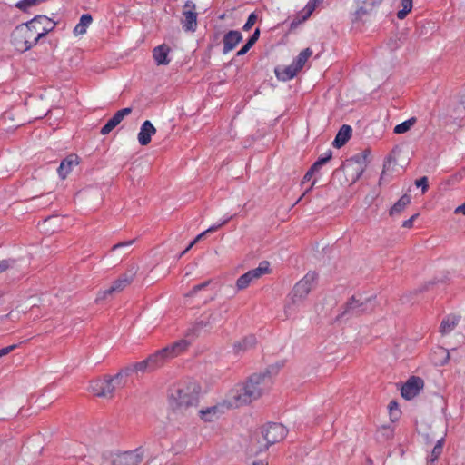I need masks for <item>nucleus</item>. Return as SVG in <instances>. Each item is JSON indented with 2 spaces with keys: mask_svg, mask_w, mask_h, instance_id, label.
I'll return each instance as SVG.
<instances>
[{
  "mask_svg": "<svg viewBox=\"0 0 465 465\" xmlns=\"http://www.w3.org/2000/svg\"><path fill=\"white\" fill-rule=\"evenodd\" d=\"M314 184H315V181H313V182H312V183L311 187H310L309 189H307V190L303 193V194H302V196L297 200L296 203H298L302 199V197H303L307 193H309V192L312 190V188L314 186Z\"/></svg>",
  "mask_w": 465,
  "mask_h": 465,
  "instance_id": "obj_51",
  "label": "nucleus"
},
{
  "mask_svg": "<svg viewBox=\"0 0 465 465\" xmlns=\"http://www.w3.org/2000/svg\"><path fill=\"white\" fill-rule=\"evenodd\" d=\"M462 104L464 105V108H465V95L463 96V99H462Z\"/></svg>",
  "mask_w": 465,
  "mask_h": 465,
  "instance_id": "obj_57",
  "label": "nucleus"
},
{
  "mask_svg": "<svg viewBox=\"0 0 465 465\" xmlns=\"http://www.w3.org/2000/svg\"><path fill=\"white\" fill-rule=\"evenodd\" d=\"M55 23L45 15H36L16 26L11 34V43L19 52H25L54 28Z\"/></svg>",
  "mask_w": 465,
  "mask_h": 465,
  "instance_id": "obj_2",
  "label": "nucleus"
},
{
  "mask_svg": "<svg viewBox=\"0 0 465 465\" xmlns=\"http://www.w3.org/2000/svg\"><path fill=\"white\" fill-rule=\"evenodd\" d=\"M347 167L348 168L349 167H352L353 170H355L356 176L353 179V181L355 182L356 180H358L361 177V175L364 172V169H365V157L361 156V155H359V154L353 156L352 158H351L349 160Z\"/></svg>",
  "mask_w": 465,
  "mask_h": 465,
  "instance_id": "obj_23",
  "label": "nucleus"
},
{
  "mask_svg": "<svg viewBox=\"0 0 465 465\" xmlns=\"http://www.w3.org/2000/svg\"><path fill=\"white\" fill-rule=\"evenodd\" d=\"M375 307L374 300L371 297H363L361 295L352 296L345 304L341 316L355 315L373 311Z\"/></svg>",
  "mask_w": 465,
  "mask_h": 465,
  "instance_id": "obj_8",
  "label": "nucleus"
},
{
  "mask_svg": "<svg viewBox=\"0 0 465 465\" xmlns=\"http://www.w3.org/2000/svg\"><path fill=\"white\" fill-rule=\"evenodd\" d=\"M191 248H189V245L187 246V248H184V251L183 252H181V254L179 255V258H181L183 255H184Z\"/></svg>",
  "mask_w": 465,
  "mask_h": 465,
  "instance_id": "obj_55",
  "label": "nucleus"
},
{
  "mask_svg": "<svg viewBox=\"0 0 465 465\" xmlns=\"http://www.w3.org/2000/svg\"><path fill=\"white\" fill-rule=\"evenodd\" d=\"M381 2L376 0H358V8L355 15L361 19L363 15L370 14Z\"/></svg>",
  "mask_w": 465,
  "mask_h": 465,
  "instance_id": "obj_21",
  "label": "nucleus"
},
{
  "mask_svg": "<svg viewBox=\"0 0 465 465\" xmlns=\"http://www.w3.org/2000/svg\"><path fill=\"white\" fill-rule=\"evenodd\" d=\"M411 203V196L403 194L390 210V215L401 213Z\"/></svg>",
  "mask_w": 465,
  "mask_h": 465,
  "instance_id": "obj_27",
  "label": "nucleus"
},
{
  "mask_svg": "<svg viewBox=\"0 0 465 465\" xmlns=\"http://www.w3.org/2000/svg\"><path fill=\"white\" fill-rule=\"evenodd\" d=\"M224 408H229L228 399L223 403L199 410L198 414L201 420L204 422H212L217 420L223 413Z\"/></svg>",
  "mask_w": 465,
  "mask_h": 465,
  "instance_id": "obj_14",
  "label": "nucleus"
},
{
  "mask_svg": "<svg viewBox=\"0 0 465 465\" xmlns=\"http://www.w3.org/2000/svg\"><path fill=\"white\" fill-rule=\"evenodd\" d=\"M143 450L140 448L113 456L112 465H139L143 460Z\"/></svg>",
  "mask_w": 465,
  "mask_h": 465,
  "instance_id": "obj_12",
  "label": "nucleus"
},
{
  "mask_svg": "<svg viewBox=\"0 0 465 465\" xmlns=\"http://www.w3.org/2000/svg\"><path fill=\"white\" fill-rule=\"evenodd\" d=\"M317 279L316 272H309L293 286L284 305V312L287 316L293 313L296 308L302 304L309 292L316 285Z\"/></svg>",
  "mask_w": 465,
  "mask_h": 465,
  "instance_id": "obj_5",
  "label": "nucleus"
},
{
  "mask_svg": "<svg viewBox=\"0 0 465 465\" xmlns=\"http://www.w3.org/2000/svg\"><path fill=\"white\" fill-rule=\"evenodd\" d=\"M40 0H21L15 6L20 10L25 11L27 8L34 6L39 3Z\"/></svg>",
  "mask_w": 465,
  "mask_h": 465,
  "instance_id": "obj_36",
  "label": "nucleus"
},
{
  "mask_svg": "<svg viewBox=\"0 0 465 465\" xmlns=\"http://www.w3.org/2000/svg\"><path fill=\"white\" fill-rule=\"evenodd\" d=\"M17 345L15 344H13V345H10V346H7V347H5L3 349H0V358L3 357V356H5L7 355L8 353H10L11 351H13L15 348H16Z\"/></svg>",
  "mask_w": 465,
  "mask_h": 465,
  "instance_id": "obj_43",
  "label": "nucleus"
},
{
  "mask_svg": "<svg viewBox=\"0 0 465 465\" xmlns=\"http://www.w3.org/2000/svg\"><path fill=\"white\" fill-rule=\"evenodd\" d=\"M262 434L266 446L269 447L283 440L287 435V430L282 424L272 422L262 428Z\"/></svg>",
  "mask_w": 465,
  "mask_h": 465,
  "instance_id": "obj_11",
  "label": "nucleus"
},
{
  "mask_svg": "<svg viewBox=\"0 0 465 465\" xmlns=\"http://www.w3.org/2000/svg\"><path fill=\"white\" fill-rule=\"evenodd\" d=\"M415 184L416 186L418 187H421L422 188V193H425L426 191L428 190V178L426 176H423L418 180L415 181Z\"/></svg>",
  "mask_w": 465,
  "mask_h": 465,
  "instance_id": "obj_39",
  "label": "nucleus"
},
{
  "mask_svg": "<svg viewBox=\"0 0 465 465\" xmlns=\"http://www.w3.org/2000/svg\"><path fill=\"white\" fill-rule=\"evenodd\" d=\"M129 368L131 369V372H133V371H142V372L152 371L148 358H146L145 360H143L142 361L134 363L132 367H129Z\"/></svg>",
  "mask_w": 465,
  "mask_h": 465,
  "instance_id": "obj_35",
  "label": "nucleus"
},
{
  "mask_svg": "<svg viewBox=\"0 0 465 465\" xmlns=\"http://www.w3.org/2000/svg\"><path fill=\"white\" fill-rule=\"evenodd\" d=\"M300 70L298 68H296V66L292 63L289 66H286L282 69L276 68L275 74H276L277 78L281 81H289V80L292 79L297 74V73Z\"/></svg>",
  "mask_w": 465,
  "mask_h": 465,
  "instance_id": "obj_25",
  "label": "nucleus"
},
{
  "mask_svg": "<svg viewBox=\"0 0 465 465\" xmlns=\"http://www.w3.org/2000/svg\"><path fill=\"white\" fill-rule=\"evenodd\" d=\"M411 9L412 8L411 6H407L406 5H402V9L397 13V17L401 20L404 19L406 15L411 11Z\"/></svg>",
  "mask_w": 465,
  "mask_h": 465,
  "instance_id": "obj_41",
  "label": "nucleus"
},
{
  "mask_svg": "<svg viewBox=\"0 0 465 465\" xmlns=\"http://www.w3.org/2000/svg\"><path fill=\"white\" fill-rule=\"evenodd\" d=\"M424 381L417 376L411 377L401 388V396L411 400L423 389Z\"/></svg>",
  "mask_w": 465,
  "mask_h": 465,
  "instance_id": "obj_13",
  "label": "nucleus"
},
{
  "mask_svg": "<svg viewBox=\"0 0 465 465\" xmlns=\"http://www.w3.org/2000/svg\"><path fill=\"white\" fill-rule=\"evenodd\" d=\"M460 321V317L456 315L447 316L440 323V332L442 335H447L451 332L457 326Z\"/></svg>",
  "mask_w": 465,
  "mask_h": 465,
  "instance_id": "obj_26",
  "label": "nucleus"
},
{
  "mask_svg": "<svg viewBox=\"0 0 465 465\" xmlns=\"http://www.w3.org/2000/svg\"><path fill=\"white\" fill-rule=\"evenodd\" d=\"M438 351H439V353L442 356V359L439 361L438 364L444 365L445 363L448 362V361L450 359V353L447 350H445L443 348H439Z\"/></svg>",
  "mask_w": 465,
  "mask_h": 465,
  "instance_id": "obj_40",
  "label": "nucleus"
},
{
  "mask_svg": "<svg viewBox=\"0 0 465 465\" xmlns=\"http://www.w3.org/2000/svg\"><path fill=\"white\" fill-rule=\"evenodd\" d=\"M260 35L259 28H256L252 35L248 39L246 44L237 52V56L245 54L257 42Z\"/></svg>",
  "mask_w": 465,
  "mask_h": 465,
  "instance_id": "obj_30",
  "label": "nucleus"
},
{
  "mask_svg": "<svg viewBox=\"0 0 465 465\" xmlns=\"http://www.w3.org/2000/svg\"><path fill=\"white\" fill-rule=\"evenodd\" d=\"M137 268L133 267L125 273L122 274L118 279H116L112 285L104 291H100L96 296V302L105 300L108 296L113 295L114 293L120 292L124 290L128 285H130L136 274Z\"/></svg>",
  "mask_w": 465,
  "mask_h": 465,
  "instance_id": "obj_9",
  "label": "nucleus"
},
{
  "mask_svg": "<svg viewBox=\"0 0 465 465\" xmlns=\"http://www.w3.org/2000/svg\"><path fill=\"white\" fill-rule=\"evenodd\" d=\"M352 133V129L350 125L343 124L341 129L339 130L332 145L335 148H341L342 147L348 140L351 138Z\"/></svg>",
  "mask_w": 465,
  "mask_h": 465,
  "instance_id": "obj_22",
  "label": "nucleus"
},
{
  "mask_svg": "<svg viewBox=\"0 0 465 465\" xmlns=\"http://www.w3.org/2000/svg\"><path fill=\"white\" fill-rule=\"evenodd\" d=\"M93 21L92 15L89 14H84L81 16L79 23L75 25L74 29V33L75 35H84L86 33L87 27L91 25Z\"/></svg>",
  "mask_w": 465,
  "mask_h": 465,
  "instance_id": "obj_28",
  "label": "nucleus"
},
{
  "mask_svg": "<svg viewBox=\"0 0 465 465\" xmlns=\"http://www.w3.org/2000/svg\"><path fill=\"white\" fill-rule=\"evenodd\" d=\"M200 386L195 381L179 384L170 394L169 402L177 416H190L196 411L199 403Z\"/></svg>",
  "mask_w": 465,
  "mask_h": 465,
  "instance_id": "obj_3",
  "label": "nucleus"
},
{
  "mask_svg": "<svg viewBox=\"0 0 465 465\" xmlns=\"http://www.w3.org/2000/svg\"><path fill=\"white\" fill-rule=\"evenodd\" d=\"M232 218V216L223 220L221 223L217 224V225H213L211 227H209L207 230H205L204 232H201L200 234H198L196 236V238L190 242L189 244V248H192L194 244H196L201 239H203V237L208 233V232H213L216 230H218L220 227H222L223 225L226 224Z\"/></svg>",
  "mask_w": 465,
  "mask_h": 465,
  "instance_id": "obj_32",
  "label": "nucleus"
},
{
  "mask_svg": "<svg viewBox=\"0 0 465 465\" xmlns=\"http://www.w3.org/2000/svg\"><path fill=\"white\" fill-rule=\"evenodd\" d=\"M256 337L254 335H248L234 344V351L236 353L249 351L256 344Z\"/></svg>",
  "mask_w": 465,
  "mask_h": 465,
  "instance_id": "obj_24",
  "label": "nucleus"
},
{
  "mask_svg": "<svg viewBox=\"0 0 465 465\" xmlns=\"http://www.w3.org/2000/svg\"><path fill=\"white\" fill-rule=\"evenodd\" d=\"M412 1L413 0H401V5L411 6L412 8Z\"/></svg>",
  "mask_w": 465,
  "mask_h": 465,
  "instance_id": "obj_52",
  "label": "nucleus"
},
{
  "mask_svg": "<svg viewBox=\"0 0 465 465\" xmlns=\"http://www.w3.org/2000/svg\"><path fill=\"white\" fill-rule=\"evenodd\" d=\"M321 167H322V166H320V165L317 163V162H315V163L311 166L310 170L315 173L316 172H318V171L320 170V168H321Z\"/></svg>",
  "mask_w": 465,
  "mask_h": 465,
  "instance_id": "obj_49",
  "label": "nucleus"
},
{
  "mask_svg": "<svg viewBox=\"0 0 465 465\" xmlns=\"http://www.w3.org/2000/svg\"><path fill=\"white\" fill-rule=\"evenodd\" d=\"M314 174L313 172H312L310 169L307 171V173H305V175L303 176V179L302 181V183H304L308 181H310L312 177V175Z\"/></svg>",
  "mask_w": 465,
  "mask_h": 465,
  "instance_id": "obj_46",
  "label": "nucleus"
},
{
  "mask_svg": "<svg viewBox=\"0 0 465 465\" xmlns=\"http://www.w3.org/2000/svg\"><path fill=\"white\" fill-rule=\"evenodd\" d=\"M418 216H419V214H418V213H415V214H413V215L410 218V220H411V222L413 223V222L415 221V219H416Z\"/></svg>",
  "mask_w": 465,
  "mask_h": 465,
  "instance_id": "obj_56",
  "label": "nucleus"
},
{
  "mask_svg": "<svg viewBox=\"0 0 465 465\" xmlns=\"http://www.w3.org/2000/svg\"><path fill=\"white\" fill-rule=\"evenodd\" d=\"M444 439L440 438L437 440L436 445L434 446L431 454L429 458V462L432 464L435 460H438V458L440 456L442 452V447H443Z\"/></svg>",
  "mask_w": 465,
  "mask_h": 465,
  "instance_id": "obj_34",
  "label": "nucleus"
},
{
  "mask_svg": "<svg viewBox=\"0 0 465 465\" xmlns=\"http://www.w3.org/2000/svg\"><path fill=\"white\" fill-rule=\"evenodd\" d=\"M132 112V108L126 107L117 111L112 118H110L107 123L102 127L100 133L103 135L108 134L112 130H114L122 121L123 119L129 115Z\"/></svg>",
  "mask_w": 465,
  "mask_h": 465,
  "instance_id": "obj_16",
  "label": "nucleus"
},
{
  "mask_svg": "<svg viewBox=\"0 0 465 465\" xmlns=\"http://www.w3.org/2000/svg\"><path fill=\"white\" fill-rule=\"evenodd\" d=\"M130 368L120 370L115 375H104L90 382L89 390L96 397L112 399L118 389L124 388Z\"/></svg>",
  "mask_w": 465,
  "mask_h": 465,
  "instance_id": "obj_4",
  "label": "nucleus"
},
{
  "mask_svg": "<svg viewBox=\"0 0 465 465\" xmlns=\"http://www.w3.org/2000/svg\"><path fill=\"white\" fill-rule=\"evenodd\" d=\"M415 123H416V118L411 117V118L404 121L403 123L396 125L394 127V133L395 134H404V133L408 132L414 125Z\"/></svg>",
  "mask_w": 465,
  "mask_h": 465,
  "instance_id": "obj_33",
  "label": "nucleus"
},
{
  "mask_svg": "<svg viewBox=\"0 0 465 465\" xmlns=\"http://www.w3.org/2000/svg\"><path fill=\"white\" fill-rule=\"evenodd\" d=\"M133 242H134V241H129V242H124L117 243V244H115V245H114V246H113L112 250H113V251H114V250H116L117 248L122 247V246H129V245H131Z\"/></svg>",
  "mask_w": 465,
  "mask_h": 465,
  "instance_id": "obj_47",
  "label": "nucleus"
},
{
  "mask_svg": "<svg viewBox=\"0 0 465 465\" xmlns=\"http://www.w3.org/2000/svg\"><path fill=\"white\" fill-rule=\"evenodd\" d=\"M79 157L76 154H70L66 158H64L58 169L57 173L61 179H65L67 175L72 172L73 168L79 164Z\"/></svg>",
  "mask_w": 465,
  "mask_h": 465,
  "instance_id": "obj_18",
  "label": "nucleus"
},
{
  "mask_svg": "<svg viewBox=\"0 0 465 465\" xmlns=\"http://www.w3.org/2000/svg\"><path fill=\"white\" fill-rule=\"evenodd\" d=\"M9 262L6 260L0 261V273L6 271L9 268Z\"/></svg>",
  "mask_w": 465,
  "mask_h": 465,
  "instance_id": "obj_44",
  "label": "nucleus"
},
{
  "mask_svg": "<svg viewBox=\"0 0 465 465\" xmlns=\"http://www.w3.org/2000/svg\"><path fill=\"white\" fill-rule=\"evenodd\" d=\"M155 133L156 129L153 124L149 120L144 121L137 136L139 143L143 146L149 144L152 136L155 134Z\"/></svg>",
  "mask_w": 465,
  "mask_h": 465,
  "instance_id": "obj_19",
  "label": "nucleus"
},
{
  "mask_svg": "<svg viewBox=\"0 0 465 465\" xmlns=\"http://www.w3.org/2000/svg\"><path fill=\"white\" fill-rule=\"evenodd\" d=\"M47 24H39L40 27H45Z\"/></svg>",
  "mask_w": 465,
  "mask_h": 465,
  "instance_id": "obj_58",
  "label": "nucleus"
},
{
  "mask_svg": "<svg viewBox=\"0 0 465 465\" xmlns=\"http://www.w3.org/2000/svg\"><path fill=\"white\" fill-rule=\"evenodd\" d=\"M412 225H413V223L410 219L404 221L402 223V227H404V228H411Z\"/></svg>",
  "mask_w": 465,
  "mask_h": 465,
  "instance_id": "obj_50",
  "label": "nucleus"
},
{
  "mask_svg": "<svg viewBox=\"0 0 465 465\" xmlns=\"http://www.w3.org/2000/svg\"><path fill=\"white\" fill-rule=\"evenodd\" d=\"M226 312L227 309H223L222 306L212 311L206 320L201 319L186 330L184 339H190L192 342L198 336V332L201 329L213 328L221 323Z\"/></svg>",
  "mask_w": 465,
  "mask_h": 465,
  "instance_id": "obj_7",
  "label": "nucleus"
},
{
  "mask_svg": "<svg viewBox=\"0 0 465 465\" xmlns=\"http://www.w3.org/2000/svg\"><path fill=\"white\" fill-rule=\"evenodd\" d=\"M312 54V51L310 48H305L299 54L297 58L293 61V64L296 66V68L301 70Z\"/></svg>",
  "mask_w": 465,
  "mask_h": 465,
  "instance_id": "obj_31",
  "label": "nucleus"
},
{
  "mask_svg": "<svg viewBox=\"0 0 465 465\" xmlns=\"http://www.w3.org/2000/svg\"><path fill=\"white\" fill-rule=\"evenodd\" d=\"M270 263L267 261H262L260 262L259 266L255 269L248 271L246 273L242 274L236 281V287L238 290L246 289L252 281L259 279L263 274L269 273L270 272Z\"/></svg>",
  "mask_w": 465,
  "mask_h": 465,
  "instance_id": "obj_10",
  "label": "nucleus"
},
{
  "mask_svg": "<svg viewBox=\"0 0 465 465\" xmlns=\"http://www.w3.org/2000/svg\"><path fill=\"white\" fill-rule=\"evenodd\" d=\"M171 48L165 44L153 48V57L157 65H167L170 63V59L168 57Z\"/></svg>",
  "mask_w": 465,
  "mask_h": 465,
  "instance_id": "obj_20",
  "label": "nucleus"
},
{
  "mask_svg": "<svg viewBox=\"0 0 465 465\" xmlns=\"http://www.w3.org/2000/svg\"><path fill=\"white\" fill-rule=\"evenodd\" d=\"M316 4H317V1L316 0H312V1H310L304 7L303 9V15L302 16L301 19H298L297 21L294 20L292 22V25L291 26L292 27H295L297 26L299 24H301L302 22L307 20L311 15L313 13V11L315 10L316 8Z\"/></svg>",
  "mask_w": 465,
  "mask_h": 465,
  "instance_id": "obj_29",
  "label": "nucleus"
},
{
  "mask_svg": "<svg viewBox=\"0 0 465 465\" xmlns=\"http://www.w3.org/2000/svg\"><path fill=\"white\" fill-rule=\"evenodd\" d=\"M463 213L465 215V203L455 209V213Z\"/></svg>",
  "mask_w": 465,
  "mask_h": 465,
  "instance_id": "obj_48",
  "label": "nucleus"
},
{
  "mask_svg": "<svg viewBox=\"0 0 465 465\" xmlns=\"http://www.w3.org/2000/svg\"><path fill=\"white\" fill-rule=\"evenodd\" d=\"M393 409L398 410V404L395 401H391L390 402V410H391V411H392Z\"/></svg>",
  "mask_w": 465,
  "mask_h": 465,
  "instance_id": "obj_53",
  "label": "nucleus"
},
{
  "mask_svg": "<svg viewBox=\"0 0 465 465\" xmlns=\"http://www.w3.org/2000/svg\"><path fill=\"white\" fill-rule=\"evenodd\" d=\"M242 40V35L240 31L230 30L223 36V53L225 54L232 51Z\"/></svg>",
  "mask_w": 465,
  "mask_h": 465,
  "instance_id": "obj_17",
  "label": "nucleus"
},
{
  "mask_svg": "<svg viewBox=\"0 0 465 465\" xmlns=\"http://www.w3.org/2000/svg\"><path fill=\"white\" fill-rule=\"evenodd\" d=\"M256 21H257V15L254 13H252L249 15V17H248L246 23L244 24L242 29L244 31H249L253 26V25L256 23Z\"/></svg>",
  "mask_w": 465,
  "mask_h": 465,
  "instance_id": "obj_38",
  "label": "nucleus"
},
{
  "mask_svg": "<svg viewBox=\"0 0 465 465\" xmlns=\"http://www.w3.org/2000/svg\"><path fill=\"white\" fill-rule=\"evenodd\" d=\"M331 156H332V153L331 151H329L324 157L319 158L316 162L320 166H322L323 164H325L327 162H329L331 160Z\"/></svg>",
  "mask_w": 465,
  "mask_h": 465,
  "instance_id": "obj_42",
  "label": "nucleus"
},
{
  "mask_svg": "<svg viewBox=\"0 0 465 465\" xmlns=\"http://www.w3.org/2000/svg\"><path fill=\"white\" fill-rule=\"evenodd\" d=\"M251 465H268L267 462L263 461V460H256V461H253Z\"/></svg>",
  "mask_w": 465,
  "mask_h": 465,
  "instance_id": "obj_54",
  "label": "nucleus"
},
{
  "mask_svg": "<svg viewBox=\"0 0 465 465\" xmlns=\"http://www.w3.org/2000/svg\"><path fill=\"white\" fill-rule=\"evenodd\" d=\"M272 384V376L269 369L253 373L242 384L232 390L228 395V407H240L249 404L268 392Z\"/></svg>",
  "mask_w": 465,
  "mask_h": 465,
  "instance_id": "obj_1",
  "label": "nucleus"
},
{
  "mask_svg": "<svg viewBox=\"0 0 465 465\" xmlns=\"http://www.w3.org/2000/svg\"><path fill=\"white\" fill-rule=\"evenodd\" d=\"M210 284V281H206L201 284L195 285L193 287V289L184 294L185 298H190L194 296L198 292L202 291L203 289L206 288Z\"/></svg>",
  "mask_w": 465,
  "mask_h": 465,
  "instance_id": "obj_37",
  "label": "nucleus"
},
{
  "mask_svg": "<svg viewBox=\"0 0 465 465\" xmlns=\"http://www.w3.org/2000/svg\"><path fill=\"white\" fill-rule=\"evenodd\" d=\"M390 163H391V159L389 158L388 161L383 165V171L381 173V178H380V182L381 180H385V173H386V170L389 168Z\"/></svg>",
  "mask_w": 465,
  "mask_h": 465,
  "instance_id": "obj_45",
  "label": "nucleus"
},
{
  "mask_svg": "<svg viewBox=\"0 0 465 465\" xmlns=\"http://www.w3.org/2000/svg\"><path fill=\"white\" fill-rule=\"evenodd\" d=\"M190 345L191 340L183 338L149 355L147 358L151 365V371H155L170 360L178 357L186 351Z\"/></svg>",
  "mask_w": 465,
  "mask_h": 465,
  "instance_id": "obj_6",
  "label": "nucleus"
},
{
  "mask_svg": "<svg viewBox=\"0 0 465 465\" xmlns=\"http://www.w3.org/2000/svg\"><path fill=\"white\" fill-rule=\"evenodd\" d=\"M183 15L184 17L183 28L186 31H195L197 26V13L195 12V5L192 1H187L183 5Z\"/></svg>",
  "mask_w": 465,
  "mask_h": 465,
  "instance_id": "obj_15",
  "label": "nucleus"
}]
</instances>
